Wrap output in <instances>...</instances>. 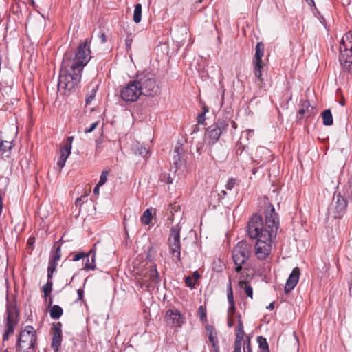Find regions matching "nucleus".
<instances>
[{
	"mask_svg": "<svg viewBox=\"0 0 352 352\" xmlns=\"http://www.w3.org/2000/svg\"><path fill=\"white\" fill-rule=\"evenodd\" d=\"M90 58L89 45L87 42L79 45L73 58L65 55L58 84V91L61 94L66 95L78 86L81 72Z\"/></svg>",
	"mask_w": 352,
	"mask_h": 352,
	"instance_id": "f257e3e1",
	"label": "nucleus"
},
{
	"mask_svg": "<svg viewBox=\"0 0 352 352\" xmlns=\"http://www.w3.org/2000/svg\"><path fill=\"white\" fill-rule=\"evenodd\" d=\"M267 204L268 208L265 214V225L262 217L258 214H254L248 221L247 232L250 239H270L276 235L279 226L278 214L275 212L273 205L270 203Z\"/></svg>",
	"mask_w": 352,
	"mask_h": 352,
	"instance_id": "f03ea898",
	"label": "nucleus"
},
{
	"mask_svg": "<svg viewBox=\"0 0 352 352\" xmlns=\"http://www.w3.org/2000/svg\"><path fill=\"white\" fill-rule=\"evenodd\" d=\"M135 80L142 95L154 96L160 93V87L157 85L154 73L146 70L138 72L135 76Z\"/></svg>",
	"mask_w": 352,
	"mask_h": 352,
	"instance_id": "7ed1b4c3",
	"label": "nucleus"
},
{
	"mask_svg": "<svg viewBox=\"0 0 352 352\" xmlns=\"http://www.w3.org/2000/svg\"><path fill=\"white\" fill-rule=\"evenodd\" d=\"M36 334L33 327L27 326L19 334L16 351L36 352Z\"/></svg>",
	"mask_w": 352,
	"mask_h": 352,
	"instance_id": "20e7f679",
	"label": "nucleus"
},
{
	"mask_svg": "<svg viewBox=\"0 0 352 352\" xmlns=\"http://www.w3.org/2000/svg\"><path fill=\"white\" fill-rule=\"evenodd\" d=\"M340 65L344 69L352 71V32H349L342 38L340 46Z\"/></svg>",
	"mask_w": 352,
	"mask_h": 352,
	"instance_id": "39448f33",
	"label": "nucleus"
},
{
	"mask_svg": "<svg viewBox=\"0 0 352 352\" xmlns=\"http://www.w3.org/2000/svg\"><path fill=\"white\" fill-rule=\"evenodd\" d=\"M252 250V246L247 242L241 241L234 248L232 251V258L236 265L235 271L238 273L242 270V265L248 260Z\"/></svg>",
	"mask_w": 352,
	"mask_h": 352,
	"instance_id": "423d86ee",
	"label": "nucleus"
},
{
	"mask_svg": "<svg viewBox=\"0 0 352 352\" xmlns=\"http://www.w3.org/2000/svg\"><path fill=\"white\" fill-rule=\"evenodd\" d=\"M180 231L181 227L179 225L172 227L168 239V251L175 263L181 261Z\"/></svg>",
	"mask_w": 352,
	"mask_h": 352,
	"instance_id": "0eeeda50",
	"label": "nucleus"
},
{
	"mask_svg": "<svg viewBox=\"0 0 352 352\" xmlns=\"http://www.w3.org/2000/svg\"><path fill=\"white\" fill-rule=\"evenodd\" d=\"M120 94L121 98L126 102H133L142 95V92L135 78L120 89Z\"/></svg>",
	"mask_w": 352,
	"mask_h": 352,
	"instance_id": "6e6552de",
	"label": "nucleus"
},
{
	"mask_svg": "<svg viewBox=\"0 0 352 352\" xmlns=\"http://www.w3.org/2000/svg\"><path fill=\"white\" fill-rule=\"evenodd\" d=\"M229 124L225 120H218L215 124L207 129L206 140L210 146L215 144L219 139L221 135L226 132Z\"/></svg>",
	"mask_w": 352,
	"mask_h": 352,
	"instance_id": "1a4fd4ad",
	"label": "nucleus"
},
{
	"mask_svg": "<svg viewBox=\"0 0 352 352\" xmlns=\"http://www.w3.org/2000/svg\"><path fill=\"white\" fill-rule=\"evenodd\" d=\"M271 242L272 239L261 238L257 240L255 245V254L258 259L264 260L268 256L272 249Z\"/></svg>",
	"mask_w": 352,
	"mask_h": 352,
	"instance_id": "9d476101",
	"label": "nucleus"
},
{
	"mask_svg": "<svg viewBox=\"0 0 352 352\" xmlns=\"http://www.w3.org/2000/svg\"><path fill=\"white\" fill-rule=\"evenodd\" d=\"M346 207L347 201L346 199L339 194L335 198L329 210L333 213V218L339 219L344 212Z\"/></svg>",
	"mask_w": 352,
	"mask_h": 352,
	"instance_id": "9b49d317",
	"label": "nucleus"
},
{
	"mask_svg": "<svg viewBox=\"0 0 352 352\" xmlns=\"http://www.w3.org/2000/svg\"><path fill=\"white\" fill-rule=\"evenodd\" d=\"M165 318L167 323L175 327H180L184 322V317L177 309H168L166 312Z\"/></svg>",
	"mask_w": 352,
	"mask_h": 352,
	"instance_id": "f8f14e48",
	"label": "nucleus"
},
{
	"mask_svg": "<svg viewBox=\"0 0 352 352\" xmlns=\"http://www.w3.org/2000/svg\"><path fill=\"white\" fill-rule=\"evenodd\" d=\"M144 281L147 283L146 287H152L160 283V278L155 265H152L144 276Z\"/></svg>",
	"mask_w": 352,
	"mask_h": 352,
	"instance_id": "ddd939ff",
	"label": "nucleus"
},
{
	"mask_svg": "<svg viewBox=\"0 0 352 352\" xmlns=\"http://www.w3.org/2000/svg\"><path fill=\"white\" fill-rule=\"evenodd\" d=\"M53 337L51 346L54 349V352H58L59 346L62 342V330L61 323L53 324Z\"/></svg>",
	"mask_w": 352,
	"mask_h": 352,
	"instance_id": "4468645a",
	"label": "nucleus"
},
{
	"mask_svg": "<svg viewBox=\"0 0 352 352\" xmlns=\"http://www.w3.org/2000/svg\"><path fill=\"white\" fill-rule=\"evenodd\" d=\"M16 316L14 311L11 308L7 309V318L5 333L11 335L14 332V327L16 324Z\"/></svg>",
	"mask_w": 352,
	"mask_h": 352,
	"instance_id": "2eb2a0df",
	"label": "nucleus"
},
{
	"mask_svg": "<svg viewBox=\"0 0 352 352\" xmlns=\"http://www.w3.org/2000/svg\"><path fill=\"white\" fill-rule=\"evenodd\" d=\"M300 276V270L298 267H295L290 274L288 279L287 280L285 291L286 293L290 292L296 285L298 282Z\"/></svg>",
	"mask_w": 352,
	"mask_h": 352,
	"instance_id": "dca6fc26",
	"label": "nucleus"
},
{
	"mask_svg": "<svg viewBox=\"0 0 352 352\" xmlns=\"http://www.w3.org/2000/svg\"><path fill=\"white\" fill-rule=\"evenodd\" d=\"M207 333H208V339L212 344V350L214 352L219 351V341L217 333L212 326L207 325L206 327Z\"/></svg>",
	"mask_w": 352,
	"mask_h": 352,
	"instance_id": "f3484780",
	"label": "nucleus"
},
{
	"mask_svg": "<svg viewBox=\"0 0 352 352\" xmlns=\"http://www.w3.org/2000/svg\"><path fill=\"white\" fill-rule=\"evenodd\" d=\"M86 257L87 261L84 266L85 270H94L96 268V249L95 248L91 249L88 253H87Z\"/></svg>",
	"mask_w": 352,
	"mask_h": 352,
	"instance_id": "a211bd4d",
	"label": "nucleus"
},
{
	"mask_svg": "<svg viewBox=\"0 0 352 352\" xmlns=\"http://www.w3.org/2000/svg\"><path fill=\"white\" fill-rule=\"evenodd\" d=\"M255 56L254 63H263L262 57L264 55L265 46L262 42H258L255 47Z\"/></svg>",
	"mask_w": 352,
	"mask_h": 352,
	"instance_id": "6ab92c4d",
	"label": "nucleus"
},
{
	"mask_svg": "<svg viewBox=\"0 0 352 352\" xmlns=\"http://www.w3.org/2000/svg\"><path fill=\"white\" fill-rule=\"evenodd\" d=\"M322 123L325 126H331L333 124V116L330 109L324 110L322 114Z\"/></svg>",
	"mask_w": 352,
	"mask_h": 352,
	"instance_id": "aec40b11",
	"label": "nucleus"
},
{
	"mask_svg": "<svg viewBox=\"0 0 352 352\" xmlns=\"http://www.w3.org/2000/svg\"><path fill=\"white\" fill-rule=\"evenodd\" d=\"M63 314V309L59 305L52 306L50 314V317L53 319H58Z\"/></svg>",
	"mask_w": 352,
	"mask_h": 352,
	"instance_id": "412c9836",
	"label": "nucleus"
},
{
	"mask_svg": "<svg viewBox=\"0 0 352 352\" xmlns=\"http://www.w3.org/2000/svg\"><path fill=\"white\" fill-rule=\"evenodd\" d=\"M257 342L259 346L258 352H270L268 343L265 338L258 336Z\"/></svg>",
	"mask_w": 352,
	"mask_h": 352,
	"instance_id": "4be33fe9",
	"label": "nucleus"
},
{
	"mask_svg": "<svg viewBox=\"0 0 352 352\" xmlns=\"http://www.w3.org/2000/svg\"><path fill=\"white\" fill-rule=\"evenodd\" d=\"M142 5L140 3H137L135 6L134 12H133V21L135 23H138L141 21L142 19Z\"/></svg>",
	"mask_w": 352,
	"mask_h": 352,
	"instance_id": "5701e85b",
	"label": "nucleus"
},
{
	"mask_svg": "<svg viewBox=\"0 0 352 352\" xmlns=\"http://www.w3.org/2000/svg\"><path fill=\"white\" fill-rule=\"evenodd\" d=\"M152 218V209H146V211L144 212L143 214L140 218V221L144 225H148L151 221Z\"/></svg>",
	"mask_w": 352,
	"mask_h": 352,
	"instance_id": "b1692460",
	"label": "nucleus"
},
{
	"mask_svg": "<svg viewBox=\"0 0 352 352\" xmlns=\"http://www.w3.org/2000/svg\"><path fill=\"white\" fill-rule=\"evenodd\" d=\"M61 256V251L60 245H54V250L52 252L50 261H54L57 263Z\"/></svg>",
	"mask_w": 352,
	"mask_h": 352,
	"instance_id": "393cba45",
	"label": "nucleus"
},
{
	"mask_svg": "<svg viewBox=\"0 0 352 352\" xmlns=\"http://www.w3.org/2000/svg\"><path fill=\"white\" fill-rule=\"evenodd\" d=\"M313 109L314 107L310 105L309 102L305 100L302 103L301 107L298 110V114L303 116L305 113H309Z\"/></svg>",
	"mask_w": 352,
	"mask_h": 352,
	"instance_id": "a878e982",
	"label": "nucleus"
},
{
	"mask_svg": "<svg viewBox=\"0 0 352 352\" xmlns=\"http://www.w3.org/2000/svg\"><path fill=\"white\" fill-rule=\"evenodd\" d=\"M239 284L241 287L244 288L245 294L252 298L253 290L251 285L245 280H240Z\"/></svg>",
	"mask_w": 352,
	"mask_h": 352,
	"instance_id": "bb28decb",
	"label": "nucleus"
},
{
	"mask_svg": "<svg viewBox=\"0 0 352 352\" xmlns=\"http://www.w3.org/2000/svg\"><path fill=\"white\" fill-rule=\"evenodd\" d=\"M263 63H254V75L260 81H263L261 69L263 67Z\"/></svg>",
	"mask_w": 352,
	"mask_h": 352,
	"instance_id": "cd10ccee",
	"label": "nucleus"
},
{
	"mask_svg": "<svg viewBox=\"0 0 352 352\" xmlns=\"http://www.w3.org/2000/svg\"><path fill=\"white\" fill-rule=\"evenodd\" d=\"M57 263L49 261L47 267V279H52L54 272L56 271Z\"/></svg>",
	"mask_w": 352,
	"mask_h": 352,
	"instance_id": "c85d7f7f",
	"label": "nucleus"
},
{
	"mask_svg": "<svg viewBox=\"0 0 352 352\" xmlns=\"http://www.w3.org/2000/svg\"><path fill=\"white\" fill-rule=\"evenodd\" d=\"M96 91H97V85L93 87L91 89V90L88 92V94L86 96V99H85L86 104H89L92 102V100L95 98Z\"/></svg>",
	"mask_w": 352,
	"mask_h": 352,
	"instance_id": "c756f323",
	"label": "nucleus"
},
{
	"mask_svg": "<svg viewBox=\"0 0 352 352\" xmlns=\"http://www.w3.org/2000/svg\"><path fill=\"white\" fill-rule=\"evenodd\" d=\"M12 148V143L10 141H3L0 135V150L6 152V151L10 150Z\"/></svg>",
	"mask_w": 352,
	"mask_h": 352,
	"instance_id": "7c9ffc66",
	"label": "nucleus"
},
{
	"mask_svg": "<svg viewBox=\"0 0 352 352\" xmlns=\"http://www.w3.org/2000/svg\"><path fill=\"white\" fill-rule=\"evenodd\" d=\"M72 146L68 145H64V146L60 149V157L67 160L68 157L71 153Z\"/></svg>",
	"mask_w": 352,
	"mask_h": 352,
	"instance_id": "2f4dec72",
	"label": "nucleus"
},
{
	"mask_svg": "<svg viewBox=\"0 0 352 352\" xmlns=\"http://www.w3.org/2000/svg\"><path fill=\"white\" fill-rule=\"evenodd\" d=\"M52 285H53V283H52V279H47V283L43 286L44 298L45 299H47V295L52 292Z\"/></svg>",
	"mask_w": 352,
	"mask_h": 352,
	"instance_id": "473e14b6",
	"label": "nucleus"
},
{
	"mask_svg": "<svg viewBox=\"0 0 352 352\" xmlns=\"http://www.w3.org/2000/svg\"><path fill=\"white\" fill-rule=\"evenodd\" d=\"M109 173H110L109 169L104 170L102 172L101 175L100 177V180L98 183V186H103L107 182V177L109 176Z\"/></svg>",
	"mask_w": 352,
	"mask_h": 352,
	"instance_id": "72a5a7b5",
	"label": "nucleus"
},
{
	"mask_svg": "<svg viewBox=\"0 0 352 352\" xmlns=\"http://www.w3.org/2000/svg\"><path fill=\"white\" fill-rule=\"evenodd\" d=\"M227 297H228V301L229 303L234 302L233 292H232V288L231 281L230 280L229 281V285H228V287Z\"/></svg>",
	"mask_w": 352,
	"mask_h": 352,
	"instance_id": "f704fd0d",
	"label": "nucleus"
},
{
	"mask_svg": "<svg viewBox=\"0 0 352 352\" xmlns=\"http://www.w3.org/2000/svg\"><path fill=\"white\" fill-rule=\"evenodd\" d=\"M160 180L162 182H164L166 184H172L173 179L171 178L170 174L168 173H163L160 176Z\"/></svg>",
	"mask_w": 352,
	"mask_h": 352,
	"instance_id": "c9c22d12",
	"label": "nucleus"
},
{
	"mask_svg": "<svg viewBox=\"0 0 352 352\" xmlns=\"http://www.w3.org/2000/svg\"><path fill=\"white\" fill-rule=\"evenodd\" d=\"M236 179H234V178H230L228 180V182H227V183L226 184V188L227 190H232L234 188V187L236 185Z\"/></svg>",
	"mask_w": 352,
	"mask_h": 352,
	"instance_id": "e433bc0d",
	"label": "nucleus"
},
{
	"mask_svg": "<svg viewBox=\"0 0 352 352\" xmlns=\"http://www.w3.org/2000/svg\"><path fill=\"white\" fill-rule=\"evenodd\" d=\"M243 352H252L249 338H247L246 340L243 341Z\"/></svg>",
	"mask_w": 352,
	"mask_h": 352,
	"instance_id": "4c0bfd02",
	"label": "nucleus"
},
{
	"mask_svg": "<svg viewBox=\"0 0 352 352\" xmlns=\"http://www.w3.org/2000/svg\"><path fill=\"white\" fill-rule=\"evenodd\" d=\"M181 157H182V155H175L173 156V163L177 169L180 168L182 164Z\"/></svg>",
	"mask_w": 352,
	"mask_h": 352,
	"instance_id": "58836bf2",
	"label": "nucleus"
},
{
	"mask_svg": "<svg viewBox=\"0 0 352 352\" xmlns=\"http://www.w3.org/2000/svg\"><path fill=\"white\" fill-rule=\"evenodd\" d=\"M87 256V254L84 253V252H79L78 253H76V254H73V258H72V261H78L82 258H85Z\"/></svg>",
	"mask_w": 352,
	"mask_h": 352,
	"instance_id": "ea45409f",
	"label": "nucleus"
},
{
	"mask_svg": "<svg viewBox=\"0 0 352 352\" xmlns=\"http://www.w3.org/2000/svg\"><path fill=\"white\" fill-rule=\"evenodd\" d=\"M208 110L206 108L204 109V111L202 113L199 114L197 116V122L199 124H204L205 122V114L206 112H208Z\"/></svg>",
	"mask_w": 352,
	"mask_h": 352,
	"instance_id": "a19ab883",
	"label": "nucleus"
},
{
	"mask_svg": "<svg viewBox=\"0 0 352 352\" xmlns=\"http://www.w3.org/2000/svg\"><path fill=\"white\" fill-rule=\"evenodd\" d=\"M230 306L228 309V316H234L236 310L234 302L229 303Z\"/></svg>",
	"mask_w": 352,
	"mask_h": 352,
	"instance_id": "79ce46f5",
	"label": "nucleus"
},
{
	"mask_svg": "<svg viewBox=\"0 0 352 352\" xmlns=\"http://www.w3.org/2000/svg\"><path fill=\"white\" fill-rule=\"evenodd\" d=\"M198 312H199L200 319L201 320H205L206 319V309L204 308L203 306H200L199 307Z\"/></svg>",
	"mask_w": 352,
	"mask_h": 352,
	"instance_id": "37998d69",
	"label": "nucleus"
},
{
	"mask_svg": "<svg viewBox=\"0 0 352 352\" xmlns=\"http://www.w3.org/2000/svg\"><path fill=\"white\" fill-rule=\"evenodd\" d=\"M235 333H236V339H243V337L245 335V331L243 329H236Z\"/></svg>",
	"mask_w": 352,
	"mask_h": 352,
	"instance_id": "c03bdc74",
	"label": "nucleus"
},
{
	"mask_svg": "<svg viewBox=\"0 0 352 352\" xmlns=\"http://www.w3.org/2000/svg\"><path fill=\"white\" fill-rule=\"evenodd\" d=\"M185 283L186 285L190 288H194L195 286V283L192 281V278L190 276L185 278Z\"/></svg>",
	"mask_w": 352,
	"mask_h": 352,
	"instance_id": "a18cd8bd",
	"label": "nucleus"
},
{
	"mask_svg": "<svg viewBox=\"0 0 352 352\" xmlns=\"http://www.w3.org/2000/svg\"><path fill=\"white\" fill-rule=\"evenodd\" d=\"M244 341L243 339L235 338L234 349L241 350L242 342Z\"/></svg>",
	"mask_w": 352,
	"mask_h": 352,
	"instance_id": "49530a36",
	"label": "nucleus"
},
{
	"mask_svg": "<svg viewBox=\"0 0 352 352\" xmlns=\"http://www.w3.org/2000/svg\"><path fill=\"white\" fill-rule=\"evenodd\" d=\"M98 124V122H95L92 123L89 129H86L85 130V133H89L92 132L97 127Z\"/></svg>",
	"mask_w": 352,
	"mask_h": 352,
	"instance_id": "de8ad7c7",
	"label": "nucleus"
},
{
	"mask_svg": "<svg viewBox=\"0 0 352 352\" xmlns=\"http://www.w3.org/2000/svg\"><path fill=\"white\" fill-rule=\"evenodd\" d=\"M183 153H184V149L182 146H177L174 148L175 155H182Z\"/></svg>",
	"mask_w": 352,
	"mask_h": 352,
	"instance_id": "09e8293b",
	"label": "nucleus"
},
{
	"mask_svg": "<svg viewBox=\"0 0 352 352\" xmlns=\"http://www.w3.org/2000/svg\"><path fill=\"white\" fill-rule=\"evenodd\" d=\"M148 154V149L146 147L141 146L140 149V155L145 157Z\"/></svg>",
	"mask_w": 352,
	"mask_h": 352,
	"instance_id": "8fccbe9b",
	"label": "nucleus"
},
{
	"mask_svg": "<svg viewBox=\"0 0 352 352\" xmlns=\"http://www.w3.org/2000/svg\"><path fill=\"white\" fill-rule=\"evenodd\" d=\"M66 161L67 160H64L63 158L60 157L59 160L57 162V166L59 167L60 169L64 167Z\"/></svg>",
	"mask_w": 352,
	"mask_h": 352,
	"instance_id": "3c124183",
	"label": "nucleus"
},
{
	"mask_svg": "<svg viewBox=\"0 0 352 352\" xmlns=\"http://www.w3.org/2000/svg\"><path fill=\"white\" fill-rule=\"evenodd\" d=\"M234 325V316H228V326L231 328Z\"/></svg>",
	"mask_w": 352,
	"mask_h": 352,
	"instance_id": "603ef678",
	"label": "nucleus"
},
{
	"mask_svg": "<svg viewBox=\"0 0 352 352\" xmlns=\"http://www.w3.org/2000/svg\"><path fill=\"white\" fill-rule=\"evenodd\" d=\"M237 317H238V325L236 329H243V324L242 320L241 319V315L239 314L237 316Z\"/></svg>",
	"mask_w": 352,
	"mask_h": 352,
	"instance_id": "864d4df0",
	"label": "nucleus"
},
{
	"mask_svg": "<svg viewBox=\"0 0 352 352\" xmlns=\"http://www.w3.org/2000/svg\"><path fill=\"white\" fill-rule=\"evenodd\" d=\"M99 38H100L101 42L102 43H104L107 42V38H106V35H105L104 33L100 32V34H99Z\"/></svg>",
	"mask_w": 352,
	"mask_h": 352,
	"instance_id": "5fc2aeb1",
	"label": "nucleus"
},
{
	"mask_svg": "<svg viewBox=\"0 0 352 352\" xmlns=\"http://www.w3.org/2000/svg\"><path fill=\"white\" fill-rule=\"evenodd\" d=\"M77 293H78V300H82L83 298V294H84L83 289H78Z\"/></svg>",
	"mask_w": 352,
	"mask_h": 352,
	"instance_id": "6e6d98bb",
	"label": "nucleus"
},
{
	"mask_svg": "<svg viewBox=\"0 0 352 352\" xmlns=\"http://www.w3.org/2000/svg\"><path fill=\"white\" fill-rule=\"evenodd\" d=\"M73 139H74L73 136L68 137L67 139V143L65 145L69 144L72 146Z\"/></svg>",
	"mask_w": 352,
	"mask_h": 352,
	"instance_id": "4d7b16f0",
	"label": "nucleus"
},
{
	"mask_svg": "<svg viewBox=\"0 0 352 352\" xmlns=\"http://www.w3.org/2000/svg\"><path fill=\"white\" fill-rule=\"evenodd\" d=\"M192 277L195 279V280H197L200 277V275L199 274V272L197 271H195L193 272L192 274Z\"/></svg>",
	"mask_w": 352,
	"mask_h": 352,
	"instance_id": "13d9d810",
	"label": "nucleus"
},
{
	"mask_svg": "<svg viewBox=\"0 0 352 352\" xmlns=\"http://www.w3.org/2000/svg\"><path fill=\"white\" fill-rule=\"evenodd\" d=\"M101 186H98V184L94 187V194H98L99 193V189Z\"/></svg>",
	"mask_w": 352,
	"mask_h": 352,
	"instance_id": "bf43d9fd",
	"label": "nucleus"
},
{
	"mask_svg": "<svg viewBox=\"0 0 352 352\" xmlns=\"http://www.w3.org/2000/svg\"><path fill=\"white\" fill-rule=\"evenodd\" d=\"M227 195V192L224 190H221L220 193H219V196L221 197V198H223L224 197H226Z\"/></svg>",
	"mask_w": 352,
	"mask_h": 352,
	"instance_id": "052dcab7",
	"label": "nucleus"
},
{
	"mask_svg": "<svg viewBox=\"0 0 352 352\" xmlns=\"http://www.w3.org/2000/svg\"><path fill=\"white\" fill-rule=\"evenodd\" d=\"M82 201V197H78V198H77V199H76V201H75V204H76V206H78V205H81Z\"/></svg>",
	"mask_w": 352,
	"mask_h": 352,
	"instance_id": "680f3d73",
	"label": "nucleus"
},
{
	"mask_svg": "<svg viewBox=\"0 0 352 352\" xmlns=\"http://www.w3.org/2000/svg\"><path fill=\"white\" fill-rule=\"evenodd\" d=\"M202 147H203L202 144H200V146H199V145L197 146V152L198 153L199 155H201V149Z\"/></svg>",
	"mask_w": 352,
	"mask_h": 352,
	"instance_id": "e2e57ef3",
	"label": "nucleus"
},
{
	"mask_svg": "<svg viewBox=\"0 0 352 352\" xmlns=\"http://www.w3.org/2000/svg\"><path fill=\"white\" fill-rule=\"evenodd\" d=\"M9 336H10V335L4 333L3 336V341L5 342V341L8 340L9 339Z\"/></svg>",
	"mask_w": 352,
	"mask_h": 352,
	"instance_id": "0e129e2a",
	"label": "nucleus"
},
{
	"mask_svg": "<svg viewBox=\"0 0 352 352\" xmlns=\"http://www.w3.org/2000/svg\"><path fill=\"white\" fill-rule=\"evenodd\" d=\"M274 308V302H271L269 305V306L267 307V309H271V310L273 309Z\"/></svg>",
	"mask_w": 352,
	"mask_h": 352,
	"instance_id": "69168bd1",
	"label": "nucleus"
},
{
	"mask_svg": "<svg viewBox=\"0 0 352 352\" xmlns=\"http://www.w3.org/2000/svg\"><path fill=\"white\" fill-rule=\"evenodd\" d=\"M306 2L309 5V6H314V0H305Z\"/></svg>",
	"mask_w": 352,
	"mask_h": 352,
	"instance_id": "338daca9",
	"label": "nucleus"
},
{
	"mask_svg": "<svg viewBox=\"0 0 352 352\" xmlns=\"http://www.w3.org/2000/svg\"><path fill=\"white\" fill-rule=\"evenodd\" d=\"M246 133H247V135H248V136H251V135L253 134L254 131H253V130H252V129H248V130L246 131Z\"/></svg>",
	"mask_w": 352,
	"mask_h": 352,
	"instance_id": "774afa93",
	"label": "nucleus"
}]
</instances>
